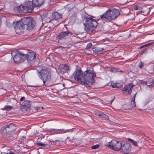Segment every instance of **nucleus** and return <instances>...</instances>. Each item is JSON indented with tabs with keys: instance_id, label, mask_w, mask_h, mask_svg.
<instances>
[{
	"instance_id": "4468645a",
	"label": "nucleus",
	"mask_w": 154,
	"mask_h": 154,
	"mask_svg": "<svg viewBox=\"0 0 154 154\" xmlns=\"http://www.w3.org/2000/svg\"><path fill=\"white\" fill-rule=\"evenodd\" d=\"M134 86V84L133 83H130L126 86H125L122 92L128 91L129 94H130L132 93V89L133 87Z\"/></svg>"
},
{
	"instance_id": "5701e85b",
	"label": "nucleus",
	"mask_w": 154,
	"mask_h": 154,
	"mask_svg": "<svg viewBox=\"0 0 154 154\" xmlns=\"http://www.w3.org/2000/svg\"><path fill=\"white\" fill-rule=\"evenodd\" d=\"M49 142L52 143L53 144L56 145H59L60 144L61 142L60 140H56L55 141L52 140L51 141V140H49Z\"/></svg>"
},
{
	"instance_id": "4be33fe9",
	"label": "nucleus",
	"mask_w": 154,
	"mask_h": 154,
	"mask_svg": "<svg viewBox=\"0 0 154 154\" xmlns=\"http://www.w3.org/2000/svg\"><path fill=\"white\" fill-rule=\"evenodd\" d=\"M103 48L99 47L97 46L92 48L93 51L95 53L97 54H100L101 52L103 50Z\"/></svg>"
},
{
	"instance_id": "b1692460",
	"label": "nucleus",
	"mask_w": 154,
	"mask_h": 154,
	"mask_svg": "<svg viewBox=\"0 0 154 154\" xmlns=\"http://www.w3.org/2000/svg\"><path fill=\"white\" fill-rule=\"evenodd\" d=\"M13 107L9 105H5L4 108L2 109L3 110H5L6 111H10L12 109Z\"/></svg>"
},
{
	"instance_id": "a211bd4d",
	"label": "nucleus",
	"mask_w": 154,
	"mask_h": 154,
	"mask_svg": "<svg viewBox=\"0 0 154 154\" xmlns=\"http://www.w3.org/2000/svg\"><path fill=\"white\" fill-rule=\"evenodd\" d=\"M52 15L53 19L55 20L61 19L62 18V14L57 12H54Z\"/></svg>"
},
{
	"instance_id": "cd10ccee",
	"label": "nucleus",
	"mask_w": 154,
	"mask_h": 154,
	"mask_svg": "<svg viewBox=\"0 0 154 154\" xmlns=\"http://www.w3.org/2000/svg\"><path fill=\"white\" fill-rule=\"evenodd\" d=\"M123 82H122L116 83V88H121L122 87L123 85Z\"/></svg>"
},
{
	"instance_id": "393cba45",
	"label": "nucleus",
	"mask_w": 154,
	"mask_h": 154,
	"mask_svg": "<svg viewBox=\"0 0 154 154\" xmlns=\"http://www.w3.org/2000/svg\"><path fill=\"white\" fill-rule=\"evenodd\" d=\"M120 69L117 68H112L110 69V71L112 72H121Z\"/></svg>"
},
{
	"instance_id": "6e6552de",
	"label": "nucleus",
	"mask_w": 154,
	"mask_h": 154,
	"mask_svg": "<svg viewBox=\"0 0 154 154\" xmlns=\"http://www.w3.org/2000/svg\"><path fill=\"white\" fill-rule=\"evenodd\" d=\"M122 142L116 140H112L108 143L107 146L115 151L120 150L121 148Z\"/></svg>"
},
{
	"instance_id": "423d86ee",
	"label": "nucleus",
	"mask_w": 154,
	"mask_h": 154,
	"mask_svg": "<svg viewBox=\"0 0 154 154\" xmlns=\"http://www.w3.org/2000/svg\"><path fill=\"white\" fill-rule=\"evenodd\" d=\"M86 19V23L84 24L85 30L90 33L95 29L97 25V23L91 17L87 18Z\"/></svg>"
},
{
	"instance_id": "f257e3e1",
	"label": "nucleus",
	"mask_w": 154,
	"mask_h": 154,
	"mask_svg": "<svg viewBox=\"0 0 154 154\" xmlns=\"http://www.w3.org/2000/svg\"><path fill=\"white\" fill-rule=\"evenodd\" d=\"M93 69H88L83 73L81 69L75 70L74 74V79L75 80L80 82L81 83L86 86L91 87L94 82V81L92 78V72Z\"/></svg>"
},
{
	"instance_id": "3c124183",
	"label": "nucleus",
	"mask_w": 154,
	"mask_h": 154,
	"mask_svg": "<svg viewBox=\"0 0 154 154\" xmlns=\"http://www.w3.org/2000/svg\"><path fill=\"white\" fill-rule=\"evenodd\" d=\"M42 109H43V108H43V107H42Z\"/></svg>"
},
{
	"instance_id": "f8f14e48",
	"label": "nucleus",
	"mask_w": 154,
	"mask_h": 154,
	"mask_svg": "<svg viewBox=\"0 0 154 154\" xmlns=\"http://www.w3.org/2000/svg\"><path fill=\"white\" fill-rule=\"evenodd\" d=\"M35 53L34 52H28V53H25L26 58V60H27L29 62L33 60L36 57Z\"/></svg>"
},
{
	"instance_id": "c85d7f7f",
	"label": "nucleus",
	"mask_w": 154,
	"mask_h": 154,
	"mask_svg": "<svg viewBox=\"0 0 154 154\" xmlns=\"http://www.w3.org/2000/svg\"><path fill=\"white\" fill-rule=\"evenodd\" d=\"M147 52V48H145L143 50H141L140 52L139 53V55H142L143 54H146Z\"/></svg>"
},
{
	"instance_id": "473e14b6",
	"label": "nucleus",
	"mask_w": 154,
	"mask_h": 154,
	"mask_svg": "<svg viewBox=\"0 0 154 154\" xmlns=\"http://www.w3.org/2000/svg\"><path fill=\"white\" fill-rule=\"evenodd\" d=\"M66 140L70 142H72L73 141V140H74V139L71 138L70 137H67Z\"/></svg>"
},
{
	"instance_id": "e433bc0d",
	"label": "nucleus",
	"mask_w": 154,
	"mask_h": 154,
	"mask_svg": "<svg viewBox=\"0 0 154 154\" xmlns=\"http://www.w3.org/2000/svg\"><path fill=\"white\" fill-rule=\"evenodd\" d=\"M132 143L135 146H137V142L135 141H134V142H133Z\"/></svg>"
},
{
	"instance_id": "f704fd0d",
	"label": "nucleus",
	"mask_w": 154,
	"mask_h": 154,
	"mask_svg": "<svg viewBox=\"0 0 154 154\" xmlns=\"http://www.w3.org/2000/svg\"><path fill=\"white\" fill-rule=\"evenodd\" d=\"M143 66V63L142 62H140L139 63V67L140 68H141Z\"/></svg>"
},
{
	"instance_id": "8fccbe9b",
	"label": "nucleus",
	"mask_w": 154,
	"mask_h": 154,
	"mask_svg": "<svg viewBox=\"0 0 154 154\" xmlns=\"http://www.w3.org/2000/svg\"><path fill=\"white\" fill-rule=\"evenodd\" d=\"M144 46H143H143H142L140 47V48H142L143 47H144Z\"/></svg>"
},
{
	"instance_id": "f3484780",
	"label": "nucleus",
	"mask_w": 154,
	"mask_h": 154,
	"mask_svg": "<svg viewBox=\"0 0 154 154\" xmlns=\"http://www.w3.org/2000/svg\"><path fill=\"white\" fill-rule=\"evenodd\" d=\"M95 114L103 119L108 120L109 119L108 116L101 112L97 111L96 112Z\"/></svg>"
},
{
	"instance_id": "ea45409f",
	"label": "nucleus",
	"mask_w": 154,
	"mask_h": 154,
	"mask_svg": "<svg viewBox=\"0 0 154 154\" xmlns=\"http://www.w3.org/2000/svg\"><path fill=\"white\" fill-rule=\"evenodd\" d=\"M128 141L130 142L131 143H132L133 142H134V140H133L131 138H128Z\"/></svg>"
},
{
	"instance_id": "9d476101",
	"label": "nucleus",
	"mask_w": 154,
	"mask_h": 154,
	"mask_svg": "<svg viewBox=\"0 0 154 154\" xmlns=\"http://www.w3.org/2000/svg\"><path fill=\"white\" fill-rule=\"evenodd\" d=\"M33 5H34V3L32 1H29L26 2L24 5L25 8L26 10V12L29 13L32 12L33 11L34 8Z\"/></svg>"
},
{
	"instance_id": "a19ab883",
	"label": "nucleus",
	"mask_w": 154,
	"mask_h": 154,
	"mask_svg": "<svg viewBox=\"0 0 154 154\" xmlns=\"http://www.w3.org/2000/svg\"><path fill=\"white\" fill-rule=\"evenodd\" d=\"M152 43H148L147 44H146L143 45V46H145V47H147V46H148L149 45H152Z\"/></svg>"
},
{
	"instance_id": "2eb2a0df",
	"label": "nucleus",
	"mask_w": 154,
	"mask_h": 154,
	"mask_svg": "<svg viewBox=\"0 0 154 154\" xmlns=\"http://www.w3.org/2000/svg\"><path fill=\"white\" fill-rule=\"evenodd\" d=\"M139 11L142 13V14L144 15H148L150 11V9L149 8L147 7H139Z\"/></svg>"
},
{
	"instance_id": "4c0bfd02",
	"label": "nucleus",
	"mask_w": 154,
	"mask_h": 154,
	"mask_svg": "<svg viewBox=\"0 0 154 154\" xmlns=\"http://www.w3.org/2000/svg\"><path fill=\"white\" fill-rule=\"evenodd\" d=\"M25 98L24 97H22L20 99V101H22L23 100H25Z\"/></svg>"
},
{
	"instance_id": "2f4dec72",
	"label": "nucleus",
	"mask_w": 154,
	"mask_h": 154,
	"mask_svg": "<svg viewBox=\"0 0 154 154\" xmlns=\"http://www.w3.org/2000/svg\"><path fill=\"white\" fill-rule=\"evenodd\" d=\"M100 146V145L97 144L93 146H91V149H96L98 148Z\"/></svg>"
},
{
	"instance_id": "ddd939ff",
	"label": "nucleus",
	"mask_w": 154,
	"mask_h": 154,
	"mask_svg": "<svg viewBox=\"0 0 154 154\" xmlns=\"http://www.w3.org/2000/svg\"><path fill=\"white\" fill-rule=\"evenodd\" d=\"M70 129L69 130H64L61 129H51L48 130L49 132L51 133L52 134H58L61 133H65L66 132H68L69 130H71Z\"/></svg>"
},
{
	"instance_id": "09e8293b",
	"label": "nucleus",
	"mask_w": 154,
	"mask_h": 154,
	"mask_svg": "<svg viewBox=\"0 0 154 154\" xmlns=\"http://www.w3.org/2000/svg\"><path fill=\"white\" fill-rule=\"evenodd\" d=\"M32 86V87H38V85H36V86Z\"/></svg>"
},
{
	"instance_id": "c756f323",
	"label": "nucleus",
	"mask_w": 154,
	"mask_h": 154,
	"mask_svg": "<svg viewBox=\"0 0 154 154\" xmlns=\"http://www.w3.org/2000/svg\"><path fill=\"white\" fill-rule=\"evenodd\" d=\"M131 105L133 107H136L135 100H132L131 101Z\"/></svg>"
},
{
	"instance_id": "c9c22d12",
	"label": "nucleus",
	"mask_w": 154,
	"mask_h": 154,
	"mask_svg": "<svg viewBox=\"0 0 154 154\" xmlns=\"http://www.w3.org/2000/svg\"><path fill=\"white\" fill-rule=\"evenodd\" d=\"M111 86L112 88H116V83H113L112 82L111 83Z\"/></svg>"
},
{
	"instance_id": "864d4df0",
	"label": "nucleus",
	"mask_w": 154,
	"mask_h": 154,
	"mask_svg": "<svg viewBox=\"0 0 154 154\" xmlns=\"http://www.w3.org/2000/svg\"><path fill=\"white\" fill-rule=\"evenodd\" d=\"M70 10H68V11H70Z\"/></svg>"
},
{
	"instance_id": "a18cd8bd",
	"label": "nucleus",
	"mask_w": 154,
	"mask_h": 154,
	"mask_svg": "<svg viewBox=\"0 0 154 154\" xmlns=\"http://www.w3.org/2000/svg\"><path fill=\"white\" fill-rule=\"evenodd\" d=\"M114 98H115V97H114L113 98V99H112L111 101H110V104H111L112 102L114 100Z\"/></svg>"
},
{
	"instance_id": "9b49d317",
	"label": "nucleus",
	"mask_w": 154,
	"mask_h": 154,
	"mask_svg": "<svg viewBox=\"0 0 154 154\" xmlns=\"http://www.w3.org/2000/svg\"><path fill=\"white\" fill-rule=\"evenodd\" d=\"M70 67L65 64H61L59 66V70L61 74H64L68 72L70 70Z\"/></svg>"
},
{
	"instance_id": "c03bdc74",
	"label": "nucleus",
	"mask_w": 154,
	"mask_h": 154,
	"mask_svg": "<svg viewBox=\"0 0 154 154\" xmlns=\"http://www.w3.org/2000/svg\"><path fill=\"white\" fill-rule=\"evenodd\" d=\"M92 78L93 77L96 76L95 72H92Z\"/></svg>"
},
{
	"instance_id": "dca6fc26",
	"label": "nucleus",
	"mask_w": 154,
	"mask_h": 154,
	"mask_svg": "<svg viewBox=\"0 0 154 154\" xmlns=\"http://www.w3.org/2000/svg\"><path fill=\"white\" fill-rule=\"evenodd\" d=\"M22 104H20L21 107L23 108L25 110H26L29 109L30 106V101H25Z\"/></svg>"
},
{
	"instance_id": "f03ea898",
	"label": "nucleus",
	"mask_w": 154,
	"mask_h": 154,
	"mask_svg": "<svg viewBox=\"0 0 154 154\" xmlns=\"http://www.w3.org/2000/svg\"><path fill=\"white\" fill-rule=\"evenodd\" d=\"M13 25L16 33L20 35L23 32L24 29L30 31L35 29V23L33 19L30 17H25L21 20L14 23Z\"/></svg>"
},
{
	"instance_id": "7c9ffc66",
	"label": "nucleus",
	"mask_w": 154,
	"mask_h": 154,
	"mask_svg": "<svg viewBox=\"0 0 154 154\" xmlns=\"http://www.w3.org/2000/svg\"><path fill=\"white\" fill-rule=\"evenodd\" d=\"M92 46V43H89L87 45L86 47V49H89Z\"/></svg>"
},
{
	"instance_id": "603ef678",
	"label": "nucleus",
	"mask_w": 154,
	"mask_h": 154,
	"mask_svg": "<svg viewBox=\"0 0 154 154\" xmlns=\"http://www.w3.org/2000/svg\"><path fill=\"white\" fill-rule=\"evenodd\" d=\"M38 152L39 154V151H38Z\"/></svg>"
},
{
	"instance_id": "aec40b11",
	"label": "nucleus",
	"mask_w": 154,
	"mask_h": 154,
	"mask_svg": "<svg viewBox=\"0 0 154 154\" xmlns=\"http://www.w3.org/2000/svg\"><path fill=\"white\" fill-rule=\"evenodd\" d=\"M35 7H40L45 3V0H32Z\"/></svg>"
},
{
	"instance_id": "0eeeda50",
	"label": "nucleus",
	"mask_w": 154,
	"mask_h": 154,
	"mask_svg": "<svg viewBox=\"0 0 154 154\" xmlns=\"http://www.w3.org/2000/svg\"><path fill=\"white\" fill-rule=\"evenodd\" d=\"M13 60L16 63L22 62L26 60L25 53L22 51L13 50L11 53Z\"/></svg>"
},
{
	"instance_id": "20e7f679",
	"label": "nucleus",
	"mask_w": 154,
	"mask_h": 154,
	"mask_svg": "<svg viewBox=\"0 0 154 154\" xmlns=\"http://www.w3.org/2000/svg\"><path fill=\"white\" fill-rule=\"evenodd\" d=\"M36 69L38 76L43 81L44 85H46V82H49L51 80V72L50 69L45 66H39Z\"/></svg>"
},
{
	"instance_id": "79ce46f5",
	"label": "nucleus",
	"mask_w": 154,
	"mask_h": 154,
	"mask_svg": "<svg viewBox=\"0 0 154 154\" xmlns=\"http://www.w3.org/2000/svg\"><path fill=\"white\" fill-rule=\"evenodd\" d=\"M137 94V92H136L135 93V94L133 96L132 98V100H135V98Z\"/></svg>"
},
{
	"instance_id": "37998d69",
	"label": "nucleus",
	"mask_w": 154,
	"mask_h": 154,
	"mask_svg": "<svg viewBox=\"0 0 154 154\" xmlns=\"http://www.w3.org/2000/svg\"><path fill=\"white\" fill-rule=\"evenodd\" d=\"M6 154H15L13 152L11 151L8 152Z\"/></svg>"
},
{
	"instance_id": "7ed1b4c3",
	"label": "nucleus",
	"mask_w": 154,
	"mask_h": 154,
	"mask_svg": "<svg viewBox=\"0 0 154 154\" xmlns=\"http://www.w3.org/2000/svg\"><path fill=\"white\" fill-rule=\"evenodd\" d=\"M16 129V126L14 124L11 123L4 126L0 130V134L5 139L11 142L14 139L13 135Z\"/></svg>"
},
{
	"instance_id": "a878e982",
	"label": "nucleus",
	"mask_w": 154,
	"mask_h": 154,
	"mask_svg": "<svg viewBox=\"0 0 154 154\" xmlns=\"http://www.w3.org/2000/svg\"><path fill=\"white\" fill-rule=\"evenodd\" d=\"M147 72L150 74L154 72V66L149 67L148 69Z\"/></svg>"
},
{
	"instance_id": "49530a36",
	"label": "nucleus",
	"mask_w": 154,
	"mask_h": 154,
	"mask_svg": "<svg viewBox=\"0 0 154 154\" xmlns=\"http://www.w3.org/2000/svg\"><path fill=\"white\" fill-rule=\"evenodd\" d=\"M151 83H152V84L153 85H154V79H153V80H152V81H151Z\"/></svg>"
},
{
	"instance_id": "58836bf2",
	"label": "nucleus",
	"mask_w": 154,
	"mask_h": 154,
	"mask_svg": "<svg viewBox=\"0 0 154 154\" xmlns=\"http://www.w3.org/2000/svg\"><path fill=\"white\" fill-rule=\"evenodd\" d=\"M128 141L130 142L131 143H132L133 142H134V140H133L131 138H128Z\"/></svg>"
},
{
	"instance_id": "1a4fd4ad",
	"label": "nucleus",
	"mask_w": 154,
	"mask_h": 154,
	"mask_svg": "<svg viewBox=\"0 0 154 154\" xmlns=\"http://www.w3.org/2000/svg\"><path fill=\"white\" fill-rule=\"evenodd\" d=\"M131 146L129 143H126L122 144V143L120 151L123 154H128L131 150Z\"/></svg>"
},
{
	"instance_id": "6ab92c4d",
	"label": "nucleus",
	"mask_w": 154,
	"mask_h": 154,
	"mask_svg": "<svg viewBox=\"0 0 154 154\" xmlns=\"http://www.w3.org/2000/svg\"><path fill=\"white\" fill-rule=\"evenodd\" d=\"M70 33V32L69 31H63L61 32L57 36V38L60 39L68 35Z\"/></svg>"
},
{
	"instance_id": "39448f33",
	"label": "nucleus",
	"mask_w": 154,
	"mask_h": 154,
	"mask_svg": "<svg viewBox=\"0 0 154 154\" xmlns=\"http://www.w3.org/2000/svg\"><path fill=\"white\" fill-rule=\"evenodd\" d=\"M119 15V10L114 8H110L103 14L100 15L97 20L101 19L105 22L115 20Z\"/></svg>"
},
{
	"instance_id": "72a5a7b5",
	"label": "nucleus",
	"mask_w": 154,
	"mask_h": 154,
	"mask_svg": "<svg viewBox=\"0 0 154 154\" xmlns=\"http://www.w3.org/2000/svg\"><path fill=\"white\" fill-rule=\"evenodd\" d=\"M133 8L134 9L136 10H139V7L137 5H135L133 6Z\"/></svg>"
},
{
	"instance_id": "bb28decb",
	"label": "nucleus",
	"mask_w": 154,
	"mask_h": 154,
	"mask_svg": "<svg viewBox=\"0 0 154 154\" xmlns=\"http://www.w3.org/2000/svg\"><path fill=\"white\" fill-rule=\"evenodd\" d=\"M37 143L38 146H42L43 147H45L48 145L47 144L43 143H42L40 141H37Z\"/></svg>"
},
{
	"instance_id": "de8ad7c7",
	"label": "nucleus",
	"mask_w": 154,
	"mask_h": 154,
	"mask_svg": "<svg viewBox=\"0 0 154 154\" xmlns=\"http://www.w3.org/2000/svg\"><path fill=\"white\" fill-rule=\"evenodd\" d=\"M73 16L74 17H76L77 16V15H76V14H73Z\"/></svg>"
},
{
	"instance_id": "412c9836",
	"label": "nucleus",
	"mask_w": 154,
	"mask_h": 154,
	"mask_svg": "<svg viewBox=\"0 0 154 154\" xmlns=\"http://www.w3.org/2000/svg\"><path fill=\"white\" fill-rule=\"evenodd\" d=\"M16 10L18 12L22 13L26 12V10L24 6L20 5L16 8Z\"/></svg>"
}]
</instances>
